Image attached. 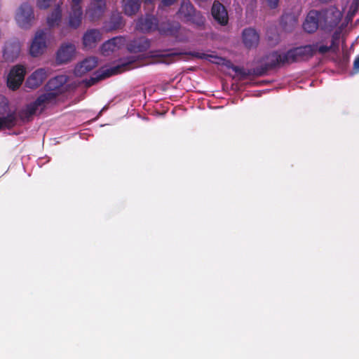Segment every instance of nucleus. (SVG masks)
I'll return each instance as SVG.
<instances>
[{"label":"nucleus","instance_id":"nucleus-1","mask_svg":"<svg viewBox=\"0 0 359 359\" xmlns=\"http://www.w3.org/2000/svg\"><path fill=\"white\" fill-rule=\"evenodd\" d=\"M150 54L151 58L154 60V63H162L168 65L176 62L177 57H180V60H188V58L183 57L184 56H191L198 59H205L214 64L225 65L228 67H230L231 65V61L217 55L196 51L179 52L175 48L151 51Z\"/></svg>","mask_w":359,"mask_h":359},{"label":"nucleus","instance_id":"nucleus-2","mask_svg":"<svg viewBox=\"0 0 359 359\" xmlns=\"http://www.w3.org/2000/svg\"><path fill=\"white\" fill-rule=\"evenodd\" d=\"M136 61L137 58L134 56L121 58L120 59L118 64L116 66L96 72L94 74L95 76L90 77L89 79H86L85 81L86 86L87 87H90L95 85L99 81L134 69L136 67L135 65V62Z\"/></svg>","mask_w":359,"mask_h":359},{"label":"nucleus","instance_id":"nucleus-3","mask_svg":"<svg viewBox=\"0 0 359 359\" xmlns=\"http://www.w3.org/2000/svg\"><path fill=\"white\" fill-rule=\"evenodd\" d=\"M318 43L291 48L287 51L289 64L307 61L318 53Z\"/></svg>","mask_w":359,"mask_h":359},{"label":"nucleus","instance_id":"nucleus-4","mask_svg":"<svg viewBox=\"0 0 359 359\" xmlns=\"http://www.w3.org/2000/svg\"><path fill=\"white\" fill-rule=\"evenodd\" d=\"M180 18L198 27L204 26L205 18L200 11H197L189 1L183 0L179 9Z\"/></svg>","mask_w":359,"mask_h":359},{"label":"nucleus","instance_id":"nucleus-5","mask_svg":"<svg viewBox=\"0 0 359 359\" xmlns=\"http://www.w3.org/2000/svg\"><path fill=\"white\" fill-rule=\"evenodd\" d=\"M320 13L321 29L330 32L340 22L342 13L337 8L331 7L318 11Z\"/></svg>","mask_w":359,"mask_h":359},{"label":"nucleus","instance_id":"nucleus-6","mask_svg":"<svg viewBox=\"0 0 359 359\" xmlns=\"http://www.w3.org/2000/svg\"><path fill=\"white\" fill-rule=\"evenodd\" d=\"M54 96L52 94L41 95L39 96L34 102L27 104L25 109L17 112L18 122L25 123L29 121L32 116L36 114L39 107L47 104V101L54 97Z\"/></svg>","mask_w":359,"mask_h":359},{"label":"nucleus","instance_id":"nucleus-7","mask_svg":"<svg viewBox=\"0 0 359 359\" xmlns=\"http://www.w3.org/2000/svg\"><path fill=\"white\" fill-rule=\"evenodd\" d=\"M35 20L33 7L27 3H22L15 14L17 24L23 29H29Z\"/></svg>","mask_w":359,"mask_h":359},{"label":"nucleus","instance_id":"nucleus-8","mask_svg":"<svg viewBox=\"0 0 359 359\" xmlns=\"http://www.w3.org/2000/svg\"><path fill=\"white\" fill-rule=\"evenodd\" d=\"M68 77L65 75L56 76L50 79L45 86L46 93L43 95L52 94L54 97L48 100L47 104L55 100L56 97L63 92L64 85L67 82Z\"/></svg>","mask_w":359,"mask_h":359},{"label":"nucleus","instance_id":"nucleus-9","mask_svg":"<svg viewBox=\"0 0 359 359\" xmlns=\"http://www.w3.org/2000/svg\"><path fill=\"white\" fill-rule=\"evenodd\" d=\"M25 73L24 66L20 65L14 66L7 76L8 88L12 90L18 89L24 81Z\"/></svg>","mask_w":359,"mask_h":359},{"label":"nucleus","instance_id":"nucleus-10","mask_svg":"<svg viewBox=\"0 0 359 359\" xmlns=\"http://www.w3.org/2000/svg\"><path fill=\"white\" fill-rule=\"evenodd\" d=\"M25 73L24 66L20 65L14 66L7 76L8 88L12 90L18 89L24 81Z\"/></svg>","mask_w":359,"mask_h":359},{"label":"nucleus","instance_id":"nucleus-11","mask_svg":"<svg viewBox=\"0 0 359 359\" xmlns=\"http://www.w3.org/2000/svg\"><path fill=\"white\" fill-rule=\"evenodd\" d=\"M46 47V33L44 30L37 31L29 48L30 55L38 57L45 52Z\"/></svg>","mask_w":359,"mask_h":359},{"label":"nucleus","instance_id":"nucleus-12","mask_svg":"<svg viewBox=\"0 0 359 359\" xmlns=\"http://www.w3.org/2000/svg\"><path fill=\"white\" fill-rule=\"evenodd\" d=\"M265 60L268 67L271 69L289 64L287 52L282 53L279 51H273L266 55Z\"/></svg>","mask_w":359,"mask_h":359},{"label":"nucleus","instance_id":"nucleus-13","mask_svg":"<svg viewBox=\"0 0 359 359\" xmlns=\"http://www.w3.org/2000/svg\"><path fill=\"white\" fill-rule=\"evenodd\" d=\"M321 27L320 13L316 10L310 11L303 23L304 30L309 34L314 33L318 27Z\"/></svg>","mask_w":359,"mask_h":359},{"label":"nucleus","instance_id":"nucleus-14","mask_svg":"<svg viewBox=\"0 0 359 359\" xmlns=\"http://www.w3.org/2000/svg\"><path fill=\"white\" fill-rule=\"evenodd\" d=\"M341 33V28L336 29L332 35L330 45L322 43L324 40H322L318 43V53L320 55H325L329 52L336 53L339 48V39Z\"/></svg>","mask_w":359,"mask_h":359},{"label":"nucleus","instance_id":"nucleus-15","mask_svg":"<svg viewBox=\"0 0 359 359\" xmlns=\"http://www.w3.org/2000/svg\"><path fill=\"white\" fill-rule=\"evenodd\" d=\"M158 27L157 18L151 15L140 18L136 23V29L144 33L155 31Z\"/></svg>","mask_w":359,"mask_h":359},{"label":"nucleus","instance_id":"nucleus-16","mask_svg":"<svg viewBox=\"0 0 359 359\" xmlns=\"http://www.w3.org/2000/svg\"><path fill=\"white\" fill-rule=\"evenodd\" d=\"M82 0H72V11L69 13V25L74 29L81 23L83 11L81 6Z\"/></svg>","mask_w":359,"mask_h":359},{"label":"nucleus","instance_id":"nucleus-17","mask_svg":"<svg viewBox=\"0 0 359 359\" xmlns=\"http://www.w3.org/2000/svg\"><path fill=\"white\" fill-rule=\"evenodd\" d=\"M211 14L214 20L219 25L224 26L229 22L228 13L226 8L218 1H215L212 8Z\"/></svg>","mask_w":359,"mask_h":359},{"label":"nucleus","instance_id":"nucleus-18","mask_svg":"<svg viewBox=\"0 0 359 359\" xmlns=\"http://www.w3.org/2000/svg\"><path fill=\"white\" fill-rule=\"evenodd\" d=\"M48 71L45 68L35 70L26 80L25 86L31 89L38 88L47 78Z\"/></svg>","mask_w":359,"mask_h":359},{"label":"nucleus","instance_id":"nucleus-19","mask_svg":"<svg viewBox=\"0 0 359 359\" xmlns=\"http://www.w3.org/2000/svg\"><path fill=\"white\" fill-rule=\"evenodd\" d=\"M106 4L104 0H92L86 14L91 21L100 18L104 13Z\"/></svg>","mask_w":359,"mask_h":359},{"label":"nucleus","instance_id":"nucleus-20","mask_svg":"<svg viewBox=\"0 0 359 359\" xmlns=\"http://www.w3.org/2000/svg\"><path fill=\"white\" fill-rule=\"evenodd\" d=\"M125 43L126 39L124 37H114L102 45L101 53L104 56L109 55L111 53H113L123 46Z\"/></svg>","mask_w":359,"mask_h":359},{"label":"nucleus","instance_id":"nucleus-21","mask_svg":"<svg viewBox=\"0 0 359 359\" xmlns=\"http://www.w3.org/2000/svg\"><path fill=\"white\" fill-rule=\"evenodd\" d=\"M20 53V44L18 41L7 42L3 50V57L6 62H13Z\"/></svg>","mask_w":359,"mask_h":359},{"label":"nucleus","instance_id":"nucleus-22","mask_svg":"<svg viewBox=\"0 0 359 359\" xmlns=\"http://www.w3.org/2000/svg\"><path fill=\"white\" fill-rule=\"evenodd\" d=\"M75 46L72 43L62 45L57 52V62L59 64H62L70 61L75 53Z\"/></svg>","mask_w":359,"mask_h":359},{"label":"nucleus","instance_id":"nucleus-23","mask_svg":"<svg viewBox=\"0 0 359 359\" xmlns=\"http://www.w3.org/2000/svg\"><path fill=\"white\" fill-rule=\"evenodd\" d=\"M97 64L98 60L96 57H87L76 66L74 73L76 76H81L96 67Z\"/></svg>","mask_w":359,"mask_h":359},{"label":"nucleus","instance_id":"nucleus-24","mask_svg":"<svg viewBox=\"0 0 359 359\" xmlns=\"http://www.w3.org/2000/svg\"><path fill=\"white\" fill-rule=\"evenodd\" d=\"M150 47V41L145 37H140L131 41L127 45V49L130 53H142Z\"/></svg>","mask_w":359,"mask_h":359},{"label":"nucleus","instance_id":"nucleus-25","mask_svg":"<svg viewBox=\"0 0 359 359\" xmlns=\"http://www.w3.org/2000/svg\"><path fill=\"white\" fill-rule=\"evenodd\" d=\"M102 39V34L97 29L88 30L83 36V44L86 48H91Z\"/></svg>","mask_w":359,"mask_h":359},{"label":"nucleus","instance_id":"nucleus-26","mask_svg":"<svg viewBox=\"0 0 359 359\" xmlns=\"http://www.w3.org/2000/svg\"><path fill=\"white\" fill-rule=\"evenodd\" d=\"M243 41L248 48H255L259 41V35L255 29L246 28L243 31Z\"/></svg>","mask_w":359,"mask_h":359},{"label":"nucleus","instance_id":"nucleus-27","mask_svg":"<svg viewBox=\"0 0 359 359\" xmlns=\"http://www.w3.org/2000/svg\"><path fill=\"white\" fill-rule=\"evenodd\" d=\"M18 124L17 111H9L6 116L0 117V130L11 129Z\"/></svg>","mask_w":359,"mask_h":359},{"label":"nucleus","instance_id":"nucleus-28","mask_svg":"<svg viewBox=\"0 0 359 359\" xmlns=\"http://www.w3.org/2000/svg\"><path fill=\"white\" fill-rule=\"evenodd\" d=\"M180 29L177 22H165L158 25V30L160 34L167 36H175Z\"/></svg>","mask_w":359,"mask_h":359},{"label":"nucleus","instance_id":"nucleus-29","mask_svg":"<svg viewBox=\"0 0 359 359\" xmlns=\"http://www.w3.org/2000/svg\"><path fill=\"white\" fill-rule=\"evenodd\" d=\"M140 0H123V9L126 15L132 16L136 14L140 8Z\"/></svg>","mask_w":359,"mask_h":359},{"label":"nucleus","instance_id":"nucleus-30","mask_svg":"<svg viewBox=\"0 0 359 359\" xmlns=\"http://www.w3.org/2000/svg\"><path fill=\"white\" fill-rule=\"evenodd\" d=\"M62 10L58 5L47 18V23L50 27L58 25L61 21Z\"/></svg>","mask_w":359,"mask_h":359},{"label":"nucleus","instance_id":"nucleus-31","mask_svg":"<svg viewBox=\"0 0 359 359\" xmlns=\"http://www.w3.org/2000/svg\"><path fill=\"white\" fill-rule=\"evenodd\" d=\"M123 25V18L120 13H113L109 21V29H119Z\"/></svg>","mask_w":359,"mask_h":359},{"label":"nucleus","instance_id":"nucleus-32","mask_svg":"<svg viewBox=\"0 0 359 359\" xmlns=\"http://www.w3.org/2000/svg\"><path fill=\"white\" fill-rule=\"evenodd\" d=\"M269 70H271V69L268 67L267 65L265 62L263 65L251 69L249 72V74H252L255 76H262L266 74Z\"/></svg>","mask_w":359,"mask_h":359},{"label":"nucleus","instance_id":"nucleus-33","mask_svg":"<svg viewBox=\"0 0 359 359\" xmlns=\"http://www.w3.org/2000/svg\"><path fill=\"white\" fill-rule=\"evenodd\" d=\"M53 0H37V6L40 9L48 8Z\"/></svg>","mask_w":359,"mask_h":359},{"label":"nucleus","instance_id":"nucleus-34","mask_svg":"<svg viewBox=\"0 0 359 359\" xmlns=\"http://www.w3.org/2000/svg\"><path fill=\"white\" fill-rule=\"evenodd\" d=\"M358 10V4L357 3L352 4L350 7V9L348 12L347 17L349 18L350 19H351L355 15V14L357 13Z\"/></svg>","mask_w":359,"mask_h":359},{"label":"nucleus","instance_id":"nucleus-35","mask_svg":"<svg viewBox=\"0 0 359 359\" xmlns=\"http://www.w3.org/2000/svg\"><path fill=\"white\" fill-rule=\"evenodd\" d=\"M267 6L271 8H276L278 6L279 0H266Z\"/></svg>","mask_w":359,"mask_h":359},{"label":"nucleus","instance_id":"nucleus-36","mask_svg":"<svg viewBox=\"0 0 359 359\" xmlns=\"http://www.w3.org/2000/svg\"><path fill=\"white\" fill-rule=\"evenodd\" d=\"M175 1H176V0H161V2H162V4H163V6H171V5H172Z\"/></svg>","mask_w":359,"mask_h":359},{"label":"nucleus","instance_id":"nucleus-37","mask_svg":"<svg viewBox=\"0 0 359 359\" xmlns=\"http://www.w3.org/2000/svg\"><path fill=\"white\" fill-rule=\"evenodd\" d=\"M353 67L355 70L359 71V56L355 60Z\"/></svg>","mask_w":359,"mask_h":359},{"label":"nucleus","instance_id":"nucleus-38","mask_svg":"<svg viewBox=\"0 0 359 359\" xmlns=\"http://www.w3.org/2000/svg\"><path fill=\"white\" fill-rule=\"evenodd\" d=\"M232 69L236 73H241V69L237 66H233Z\"/></svg>","mask_w":359,"mask_h":359},{"label":"nucleus","instance_id":"nucleus-39","mask_svg":"<svg viewBox=\"0 0 359 359\" xmlns=\"http://www.w3.org/2000/svg\"><path fill=\"white\" fill-rule=\"evenodd\" d=\"M196 2H205L207 0H194Z\"/></svg>","mask_w":359,"mask_h":359},{"label":"nucleus","instance_id":"nucleus-40","mask_svg":"<svg viewBox=\"0 0 359 359\" xmlns=\"http://www.w3.org/2000/svg\"><path fill=\"white\" fill-rule=\"evenodd\" d=\"M320 1H323V2H328L330 1V0H320Z\"/></svg>","mask_w":359,"mask_h":359},{"label":"nucleus","instance_id":"nucleus-41","mask_svg":"<svg viewBox=\"0 0 359 359\" xmlns=\"http://www.w3.org/2000/svg\"><path fill=\"white\" fill-rule=\"evenodd\" d=\"M152 0H144L145 2H151Z\"/></svg>","mask_w":359,"mask_h":359}]
</instances>
